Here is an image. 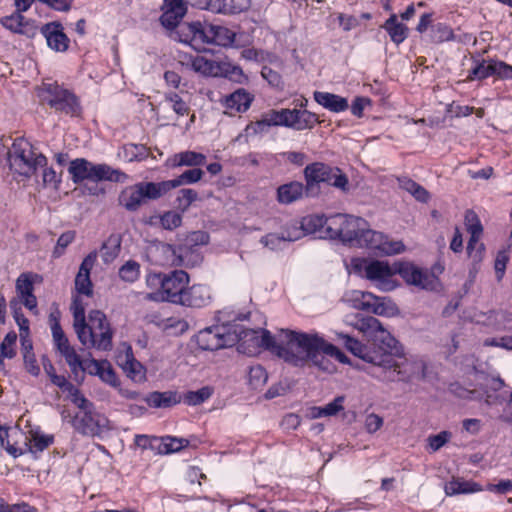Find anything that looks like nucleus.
<instances>
[{
  "mask_svg": "<svg viewBox=\"0 0 512 512\" xmlns=\"http://www.w3.org/2000/svg\"><path fill=\"white\" fill-rule=\"evenodd\" d=\"M71 311L73 328L83 347L98 351L112 350L113 329L102 311L91 310L86 321L85 305L79 296L73 297Z\"/></svg>",
  "mask_w": 512,
  "mask_h": 512,
  "instance_id": "f257e3e1",
  "label": "nucleus"
},
{
  "mask_svg": "<svg viewBox=\"0 0 512 512\" xmlns=\"http://www.w3.org/2000/svg\"><path fill=\"white\" fill-rule=\"evenodd\" d=\"M239 341L238 349H242L247 341L252 342L254 348L263 347L273 354L283 359L285 362L290 364L288 359L290 355L294 354L296 345H292L293 340L302 332H296L293 330H281L278 340L266 329H250L244 327H238Z\"/></svg>",
  "mask_w": 512,
  "mask_h": 512,
  "instance_id": "f03ea898",
  "label": "nucleus"
},
{
  "mask_svg": "<svg viewBox=\"0 0 512 512\" xmlns=\"http://www.w3.org/2000/svg\"><path fill=\"white\" fill-rule=\"evenodd\" d=\"M292 345L297 348L293 355L289 356L290 364L296 367L304 366L308 361L325 372H332L334 366L324 354L325 340L317 333L310 334L302 332L299 337L293 340Z\"/></svg>",
  "mask_w": 512,
  "mask_h": 512,
  "instance_id": "7ed1b4c3",
  "label": "nucleus"
},
{
  "mask_svg": "<svg viewBox=\"0 0 512 512\" xmlns=\"http://www.w3.org/2000/svg\"><path fill=\"white\" fill-rule=\"evenodd\" d=\"M355 329L373 338L374 345L381 352L376 353L381 356L403 358L404 350L399 341L384 329L382 323L373 316H362L357 314L349 322Z\"/></svg>",
  "mask_w": 512,
  "mask_h": 512,
  "instance_id": "20e7f679",
  "label": "nucleus"
},
{
  "mask_svg": "<svg viewBox=\"0 0 512 512\" xmlns=\"http://www.w3.org/2000/svg\"><path fill=\"white\" fill-rule=\"evenodd\" d=\"M189 275L184 270H174L167 274L150 273L146 277L149 287L160 286L156 292L149 293L147 298L153 301H167L172 304L181 302V296L189 284Z\"/></svg>",
  "mask_w": 512,
  "mask_h": 512,
  "instance_id": "39448f33",
  "label": "nucleus"
},
{
  "mask_svg": "<svg viewBox=\"0 0 512 512\" xmlns=\"http://www.w3.org/2000/svg\"><path fill=\"white\" fill-rule=\"evenodd\" d=\"M9 168L15 174L30 178L39 167L47 165V158L26 139L16 138L7 151Z\"/></svg>",
  "mask_w": 512,
  "mask_h": 512,
  "instance_id": "423d86ee",
  "label": "nucleus"
},
{
  "mask_svg": "<svg viewBox=\"0 0 512 512\" xmlns=\"http://www.w3.org/2000/svg\"><path fill=\"white\" fill-rule=\"evenodd\" d=\"M78 412L72 417L75 431L84 436H99L109 428L108 418L96 410L95 404L84 395L73 399Z\"/></svg>",
  "mask_w": 512,
  "mask_h": 512,
  "instance_id": "0eeeda50",
  "label": "nucleus"
},
{
  "mask_svg": "<svg viewBox=\"0 0 512 512\" xmlns=\"http://www.w3.org/2000/svg\"><path fill=\"white\" fill-rule=\"evenodd\" d=\"M306 181V195L316 196L319 193V185L326 184L342 191L348 189V178L338 168L322 162L308 164L304 169Z\"/></svg>",
  "mask_w": 512,
  "mask_h": 512,
  "instance_id": "6e6552de",
  "label": "nucleus"
},
{
  "mask_svg": "<svg viewBox=\"0 0 512 512\" xmlns=\"http://www.w3.org/2000/svg\"><path fill=\"white\" fill-rule=\"evenodd\" d=\"M354 273L373 283L381 291H392L396 287L393 280L395 264L377 259L356 258L351 262Z\"/></svg>",
  "mask_w": 512,
  "mask_h": 512,
  "instance_id": "1a4fd4ad",
  "label": "nucleus"
},
{
  "mask_svg": "<svg viewBox=\"0 0 512 512\" xmlns=\"http://www.w3.org/2000/svg\"><path fill=\"white\" fill-rule=\"evenodd\" d=\"M164 196L160 182H139L124 189L119 195V204L130 212L137 211L146 200H157Z\"/></svg>",
  "mask_w": 512,
  "mask_h": 512,
  "instance_id": "9d476101",
  "label": "nucleus"
},
{
  "mask_svg": "<svg viewBox=\"0 0 512 512\" xmlns=\"http://www.w3.org/2000/svg\"><path fill=\"white\" fill-rule=\"evenodd\" d=\"M367 226L361 217L348 214H334L328 217V235L330 239H340L344 243L354 245L358 232Z\"/></svg>",
  "mask_w": 512,
  "mask_h": 512,
  "instance_id": "9b49d317",
  "label": "nucleus"
},
{
  "mask_svg": "<svg viewBox=\"0 0 512 512\" xmlns=\"http://www.w3.org/2000/svg\"><path fill=\"white\" fill-rule=\"evenodd\" d=\"M195 340L200 349L214 351L238 343L239 334L237 326L233 331L226 326H213L199 331Z\"/></svg>",
  "mask_w": 512,
  "mask_h": 512,
  "instance_id": "f8f14e48",
  "label": "nucleus"
},
{
  "mask_svg": "<svg viewBox=\"0 0 512 512\" xmlns=\"http://www.w3.org/2000/svg\"><path fill=\"white\" fill-rule=\"evenodd\" d=\"M44 89L47 94L45 98L47 104L56 112L71 117H78L81 114L82 108L79 99L73 92L57 83L47 84Z\"/></svg>",
  "mask_w": 512,
  "mask_h": 512,
  "instance_id": "ddd939ff",
  "label": "nucleus"
},
{
  "mask_svg": "<svg viewBox=\"0 0 512 512\" xmlns=\"http://www.w3.org/2000/svg\"><path fill=\"white\" fill-rule=\"evenodd\" d=\"M353 246L377 250L386 255L398 254L404 250L402 242L389 241L386 235L369 229L368 225L358 232L357 240Z\"/></svg>",
  "mask_w": 512,
  "mask_h": 512,
  "instance_id": "4468645a",
  "label": "nucleus"
},
{
  "mask_svg": "<svg viewBox=\"0 0 512 512\" xmlns=\"http://www.w3.org/2000/svg\"><path fill=\"white\" fill-rule=\"evenodd\" d=\"M474 66L469 70L466 80H484L495 76L501 80H512V65L496 59H474Z\"/></svg>",
  "mask_w": 512,
  "mask_h": 512,
  "instance_id": "2eb2a0df",
  "label": "nucleus"
},
{
  "mask_svg": "<svg viewBox=\"0 0 512 512\" xmlns=\"http://www.w3.org/2000/svg\"><path fill=\"white\" fill-rule=\"evenodd\" d=\"M383 360H388L390 363L387 365H379L388 370H392L397 374V380L403 382H410L413 379H424L426 365L422 361H408L404 357L402 361H398L393 357L385 356Z\"/></svg>",
  "mask_w": 512,
  "mask_h": 512,
  "instance_id": "dca6fc26",
  "label": "nucleus"
},
{
  "mask_svg": "<svg viewBox=\"0 0 512 512\" xmlns=\"http://www.w3.org/2000/svg\"><path fill=\"white\" fill-rule=\"evenodd\" d=\"M161 11V25L168 30H174L186 15L187 4L184 0H163Z\"/></svg>",
  "mask_w": 512,
  "mask_h": 512,
  "instance_id": "f3484780",
  "label": "nucleus"
},
{
  "mask_svg": "<svg viewBox=\"0 0 512 512\" xmlns=\"http://www.w3.org/2000/svg\"><path fill=\"white\" fill-rule=\"evenodd\" d=\"M284 117L286 119L285 127L296 131L311 130L321 122L317 114L307 109L284 108Z\"/></svg>",
  "mask_w": 512,
  "mask_h": 512,
  "instance_id": "a211bd4d",
  "label": "nucleus"
},
{
  "mask_svg": "<svg viewBox=\"0 0 512 512\" xmlns=\"http://www.w3.org/2000/svg\"><path fill=\"white\" fill-rule=\"evenodd\" d=\"M337 337L341 340L348 351L353 355L363 359L366 362L374 365H387L390 362L388 360L381 359L376 353V350H370L367 346L362 344L359 340L344 333H337Z\"/></svg>",
  "mask_w": 512,
  "mask_h": 512,
  "instance_id": "6ab92c4d",
  "label": "nucleus"
},
{
  "mask_svg": "<svg viewBox=\"0 0 512 512\" xmlns=\"http://www.w3.org/2000/svg\"><path fill=\"white\" fill-rule=\"evenodd\" d=\"M100 168L101 164H93L84 158H77L70 162L68 172L75 184H80L84 180L99 182L97 171H99Z\"/></svg>",
  "mask_w": 512,
  "mask_h": 512,
  "instance_id": "aec40b11",
  "label": "nucleus"
},
{
  "mask_svg": "<svg viewBox=\"0 0 512 512\" xmlns=\"http://www.w3.org/2000/svg\"><path fill=\"white\" fill-rule=\"evenodd\" d=\"M40 33L46 39L50 49L56 52H65L69 48L70 40L63 32V26L59 22H50L43 25Z\"/></svg>",
  "mask_w": 512,
  "mask_h": 512,
  "instance_id": "412c9836",
  "label": "nucleus"
},
{
  "mask_svg": "<svg viewBox=\"0 0 512 512\" xmlns=\"http://www.w3.org/2000/svg\"><path fill=\"white\" fill-rule=\"evenodd\" d=\"M181 302L177 305H182L190 308H202L211 302V292L208 286L203 284H194L191 287H186Z\"/></svg>",
  "mask_w": 512,
  "mask_h": 512,
  "instance_id": "4be33fe9",
  "label": "nucleus"
},
{
  "mask_svg": "<svg viewBox=\"0 0 512 512\" xmlns=\"http://www.w3.org/2000/svg\"><path fill=\"white\" fill-rule=\"evenodd\" d=\"M394 271L395 275L399 274L407 284L427 288L430 283L428 274L411 263H396Z\"/></svg>",
  "mask_w": 512,
  "mask_h": 512,
  "instance_id": "5701e85b",
  "label": "nucleus"
},
{
  "mask_svg": "<svg viewBox=\"0 0 512 512\" xmlns=\"http://www.w3.org/2000/svg\"><path fill=\"white\" fill-rule=\"evenodd\" d=\"M22 438H24V454L43 452L54 443L53 435L44 434L40 430H30L29 436L24 435Z\"/></svg>",
  "mask_w": 512,
  "mask_h": 512,
  "instance_id": "b1692460",
  "label": "nucleus"
},
{
  "mask_svg": "<svg viewBox=\"0 0 512 512\" xmlns=\"http://www.w3.org/2000/svg\"><path fill=\"white\" fill-rule=\"evenodd\" d=\"M206 161V155L191 150L176 153L171 158L168 159V163L173 168H178L182 166L200 168L201 166L206 165Z\"/></svg>",
  "mask_w": 512,
  "mask_h": 512,
  "instance_id": "393cba45",
  "label": "nucleus"
},
{
  "mask_svg": "<svg viewBox=\"0 0 512 512\" xmlns=\"http://www.w3.org/2000/svg\"><path fill=\"white\" fill-rule=\"evenodd\" d=\"M204 174L205 172L201 168H192L184 171L172 180L161 181L160 184L164 195L174 188L199 182L203 178Z\"/></svg>",
  "mask_w": 512,
  "mask_h": 512,
  "instance_id": "a878e982",
  "label": "nucleus"
},
{
  "mask_svg": "<svg viewBox=\"0 0 512 512\" xmlns=\"http://www.w3.org/2000/svg\"><path fill=\"white\" fill-rule=\"evenodd\" d=\"M144 401L152 408H171L182 401V396L177 391H153L144 398Z\"/></svg>",
  "mask_w": 512,
  "mask_h": 512,
  "instance_id": "bb28decb",
  "label": "nucleus"
},
{
  "mask_svg": "<svg viewBox=\"0 0 512 512\" xmlns=\"http://www.w3.org/2000/svg\"><path fill=\"white\" fill-rule=\"evenodd\" d=\"M313 98L319 105L334 113H340L349 108L348 100L337 94L315 91Z\"/></svg>",
  "mask_w": 512,
  "mask_h": 512,
  "instance_id": "cd10ccee",
  "label": "nucleus"
},
{
  "mask_svg": "<svg viewBox=\"0 0 512 512\" xmlns=\"http://www.w3.org/2000/svg\"><path fill=\"white\" fill-rule=\"evenodd\" d=\"M254 97L245 89L240 88L233 93L227 95L223 101L224 106L234 112H245L247 111Z\"/></svg>",
  "mask_w": 512,
  "mask_h": 512,
  "instance_id": "c85d7f7f",
  "label": "nucleus"
},
{
  "mask_svg": "<svg viewBox=\"0 0 512 512\" xmlns=\"http://www.w3.org/2000/svg\"><path fill=\"white\" fill-rule=\"evenodd\" d=\"M306 194V185L301 182L292 181L280 185L277 189V200L282 204H291L301 199Z\"/></svg>",
  "mask_w": 512,
  "mask_h": 512,
  "instance_id": "c756f323",
  "label": "nucleus"
},
{
  "mask_svg": "<svg viewBox=\"0 0 512 512\" xmlns=\"http://www.w3.org/2000/svg\"><path fill=\"white\" fill-rule=\"evenodd\" d=\"M382 28L388 33L391 41L396 45L404 42L409 34V28L398 21L396 14H391L383 24Z\"/></svg>",
  "mask_w": 512,
  "mask_h": 512,
  "instance_id": "7c9ffc66",
  "label": "nucleus"
},
{
  "mask_svg": "<svg viewBox=\"0 0 512 512\" xmlns=\"http://www.w3.org/2000/svg\"><path fill=\"white\" fill-rule=\"evenodd\" d=\"M50 327L56 351L59 352L63 358L76 353L75 348L70 345L69 339L64 333L61 324L56 321L52 323Z\"/></svg>",
  "mask_w": 512,
  "mask_h": 512,
  "instance_id": "2f4dec72",
  "label": "nucleus"
},
{
  "mask_svg": "<svg viewBox=\"0 0 512 512\" xmlns=\"http://www.w3.org/2000/svg\"><path fill=\"white\" fill-rule=\"evenodd\" d=\"M301 228L305 235L321 233L325 228V237L328 235V217L324 215H307L301 220Z\"/></svg>",
  "mask_w": 512,
  "mask_h": 512,
  "instance_id": "473e14b6",
  "label": "nucleus"
},
{
  "mask_svg": "<svg viewBox=\"0 0 512 512\" xmlns=\"http://www.w3.org/2000/svg\"><path fill=\"white\" fill-rule=\"evenodd\" d=\"M211 32V44L222 46V47H230L233 45L235 41L236 34L229 28L222 26L211 24L210 25Z\"/></svg>",
  "mask_w": 512,
  "mask_h": 512,
  "instance_id": "72a5a7b5",
  "label": "nucleus"
},
{
  "mask_svg": "<svg viewBox=\"0 0 512 512\" xmlns=\"http://www.w3.org/2000/svg\"><path fill=\"white\" fill-rule=\"evenodd\" d=\"M119 155L127 162H140L150 156V149L143 144L128 143L123 145Z\"/></svg>",
  "mask_w": 512,
  "mask_h": 512,
  "instance_id": "f704fd0d",
  "label": "nucleus"
},
{
  "mask_svg": "<svg viewBox=\"0 0 512 512\" xmlns=\"http://www.w3.org/2000/svg\"><path fill=\"white\" fill-rule=\"evenodd\" d=\"M121 250V238L119 235L112 234L102 244L100 255L105 264H110L119 255Z\"/></svg>",
  "mask_w": 512,
  "mask_h": 512,
  "instance_id": "c9c22d12",
  "label": "nucleus"
},
{
  "mask_svg": "<svg viewBox=\"0 0 512 512\" xmlns=\"http://www.w3.org/2000/svg\"><path fill=\"white\" fill-rule=\"evenodd\" d=\"M444 490L446 495L453 496L478 492L481 488L475 482L453 479L445 484Z\"/></svg>",
  "mask_w": 512,
  "mask_h": 512,
  "instance_id": "e433bc0d",
  "label": "nucleus"
},
{
  "mask_svg": "<svg viewBox=\"0 0 512 512\" xmlns=\"http://www.w3.org/2000/svg\"><path fill=\"white\" fill-rule=\"evenodd\" d=\"M429 37L430 41L434 44H441L456 40L453 29L446 23L441 22L431 25Z\"/></svg>",
  "mask_w": 512,
  "mask_h": 512,
  "instance_id": "4c0bfd02",
  "label": "nucleus"
},
{
  "mask_svg": "<svg viewBox=\"0 0 512 512\" xmlns=\"http://www.w3.org/2000/svg\"><path fill=\"white\" fill-rule=\"evenodd\" d=\"M191 66L195 72L205 76H218L219 64L213 60H208L202 56H197L192 60Z\"/></svg>",
  "mask_w": 512,
  "mask_h": 512,
  "instance_id": "58836bf2",
  "label": "nucleus"
},
{
  "mask_svg": "<svg viewBox=\"0 0 512 512\" xmlns=\"http://www.w3.org/2000/svg\"><path fill=\"white\" fill-rule=\"evenodd\" d=\"M194 7L202 10H208L218 14L231 13V7L226 3V0H191Z\"/></svg>",
  "mask_w": 512,
  "mask_h": 512,
  "instance_id": "ea45409f",
  "label": "nucleus"
},
{
  "mask_svg": "<svg viewBox=\"0 0 512 512\" xmlns=\"http://www.w3.org/2000/svg\"><path fill=\"white\" fill-rule=\"evenodd\" d=\"M209 23L193 22L194 49L200 50L204 44H211V32Z\"/></svg>",
  "mask_w": 512,
  "mask_h": 512,
  "instance_id": "a19ab883",
  "label": "nucleus"
},
{
  "mask_svg": "<svg viewBox=\"0 0 512 512\" xmlns=\"http://www.w3.org/2000/svg\"><path fill=\"white\" fill-rule=\"evenodd\" d=\"M213 394L212 388L204 386L197 391H188L182 396V401L189 406H197L208 400Z\"/></svg>",
  "mask_w": 512,
  "mask_h": 512,
  "instance_id": "79ce46f5",
  "label": "nucleus"
},
{
  "mask_svg": "<svg viewBox=\"0 0 512 512\" xmlns=\"http://www.w3.org/2000/svg\"><path fill=\"white\" fill-rule=\"evenodd\" d=\"M489 318L494 324L495 330L512 331V312L495 310L491 312Z\"/></svg>",
  "mask_w": 512,
  "mask_h": 512,
  "instance_id": "37998d69",
  "label": "nucleus"
},
{
  "mask_svg": "<svg viewBox=\"0 0 512 512\" xmlns=\"http://www.w3.org/2000/svg\"><path fill=\"white\" fill-rule=\"evenodd\" d=\"M189 441L185 438H176L172 436H166L161 439V443L158 444V451L160 453H173L178 452L181 449L187 447Z\"/></svg>",
  "mask_w": 512,
  "mask_h": 512,
  "instance_id": "c03bdc74",
  "label": "nucleus"
},
{
  "mask_svg": "<svg viewBox=\"0 0 512 512\" xmlns=\"http://www.w3.org/2000/svg\"><path fill=\"white\" fill-rule=\"evenodd\" d=\"M98 172L99 181H111L116 183H124L128 179V175L119 169H114L107 164H101Z\"/></svg>",
  "mask_w": 512,
  "mask_h": 512,
  "instance_id": "a18cd8bd",
  "label": "nucleus"
},
{
  "mask_svg": "<svg viewBox=\"0 0 512 512\" xmlns=\"http://www.w3.org/2000/svg\"><path fill=\"white\" fill-rule=\"evenodd\" d=\"M118 275L122 281L133 283L140 276V264L135 260H128L119 268Z\"/></svg>",
  "mask_w": 512,
  "mask_h": 512,
  "instance_id": "49530a36",
  "label": "nucleus"
},
{
  "mask_svg": "<svg viewBox=\"0 0 512 512\" xmlns=\"http://www.w3.org/2000/svg\"><path fill=\"white\" fill-rule=\"evenodd\" d=\"M51 382L59 387L63 392H67L68 396L73 403V399L79 398L81 395V391L73 385L71 382H69L65 376L63 375H57L54 373L53 375L49 376Z\"/></svg>",
  "mask_w": 512,
  "mask_h": 512,
  "instance_id": "de8ad7c7",
  "label": "nucleus"
},
{
  "mask_svg": "<svg viewBox=\"0 0 512 512\" xmlns=\"http://www.w3.org/2000/svg\"><path fill=\"white\" fill-rule=\"evenodd\" d=\"M33 275L31 273H21L16 279L15 290L18 298L34 293Z\"/></svg>",
  "mask_w": 512,
  "mask_h": 512,
  "instance_id": "09e8293b",
  "label": "nucleus"
},
{
  "mask_svg": "<svg viewBox=\"0 0 512 512\" xmlns=\"http://www.w3.org/2000/svg\"><path fill=\"white\" fill-rule=\"evenodd\" d=\"M481 236L470 235V239L467 244L468 256L475 262L479 263L482 261L485 253V246L480 243Z\"/></svg>",
  "mask_w": 512,
  "mask_h": 512,
  "instance_id": "8fccbe9b",
  "label": "nucleus"
},
{
  "mask_svg": "<svg viewBox=\"0 0 512 512\" xmlns=\"http://www.w3.org/2000/svg\"><path fill=\"white\" fill-rule=\"evenodd\" d=\"M123 369L127 373V376L133 381L140 382L145 379V369L143 365L133 357L126 360Z\"/></svg>",
  "mask_w": 512,
  "mask_h": 512,
  "instance_id": "3c124183",
  "label": "nucleus"
},
{
  "mask_svg": "<svg viewBox=\"0 0 512 512\" xmlns=\"http://www.w3.org/2000/svg\"><path fill=\"white\" fill-rule=\"evenodd\" d=\"M465 227L470 235L482 236L483 226L478 215L473 210L465 212Z\"/></svg>",
  "mask_w": 512,
  "mask_h": 512,
  "instance_id": "603ef678",
  "label": "nucleus"
},
{
  "mask_svg": "<svg viewBox=\"0 0 512 512\" xmlns=\"http://www.w3.org/2000/svg\"><path fill=\"white\" fill-rule=\"evenodd\" d=\"M75 289L79 294L85 295V296H92L93 295V285L92 281L90 279V274H86L83 272L77 273L75 277Z\"/></svg>",
  "mask_w": 512,
  "mask_h": 512,
  "instance_id": "864d4df0",
  "label": "nucleus"
},
{
  "mask_svg": "<svg viewBox=\"0 0 512 512\" xmlns=\"http://www.w3.org/2000/svg\"><path fill=\"white\" fill-rule=\"evenodd\" d=\"M198 199V193L191 188H183L179 190L176 202L182 211H186L191 204Z\"/></svg>",
  "mask_w": 512,
  "mask_h": 512,
  "instance_id": "5fc2aeb1",
  "label": "nucleus"
},
{
  "mask_svg": "<svg viewBox=\"0 0 512 512\" xmlns=\"http://www.w3.org/2000/svg\"><path fill=\"white\" fill-rule=\"evenodd\" d=\"M17 337L15 331H9L0 344V352H2L4 356H7L8 359L14 358L17 354L15 349Z\"/></svg>",
  "mask_w": 512,
  "mask_h": 512,
  "instance_id": "6e6d98bb",
  "label": "nucleus"
},
{
  "mask_svg": "<svg viewBox=\"0 0 512 512\" xmlns=\"http://www.w3.org/2000/svg\"><path fill=\"white\" fill-rule=\"evenodd\" d=\"M25 20L26 19L21 12L16 11L10 16L3 17L1 19V24L6 29L19 34Z\"/></svg>",
  "mask_w": 512,
  "mask_h": 512,
  "instance_id": "4d7b16f0",
  "label": "nucleus"
},
{
  "mask_svg": "<svg viewBox=\"0 0 512 512\" xmlns=\"http://www.w3.org/2000/svg\"><path fill=\"white\" fill-rule=\"evenodd\" d=\"M76 236L75 231L69 230L63 232L54 247L52 255L54 258H59L65 251V249L74 241Z\"/></svg>",
  "mask_w": 512,
  "mask_h": 512,
  "instance_id": "13d9d810",
  "label": "nucleus"
},
{
  "mask_svg": "<svg viewBox=\"0 0 512 512\" xmlns=\"http://www.w3.org/2000/svg\"><path fill=\"white\" fill-rule=\"evenodd\" d=\"M509 259H510V255L507 250L498 251L496 258H495V263H494L495 276H496V280L498 282L502 281V279L505 275L506 266H507V263L509 262Z\"/></svg>",
  "mask_w": 512,
  "mask_h": 512,
  "instance_id": "bf43d9fd",
  "label": "nucleus"
},
{
  "mask_svg": "<svg viewBox=\"0 0 512 512\" xmlns=\"http://www.w3.org/2000/svg\"><path fill=\"white\" fill-rule=\"evenodd\" d=\"M165 99L172 103V109L177 115L184 116L189 113L190 108L188 104L177 93H167Z\"/></svg>",
  "mask_w": 512,
  "mask_h": 512,
  "instance_id": "052dcab7",
  "label": "nucleus"
},
{
  "mask_svg": "<svg viewBox=\"0 0 512 512\" xmlns=\"http://www.w3.org/2000/svg\"><path fill=\"white\" fill-rule=\"evenodd\" d=\"M98 377L105 383L109 384L112 387H119L120 382L118 377L112 368L109 361L105 360V366H102Z\"/></svg>",
  "mask_w": 512,
  "mask_h": 512,
  "instance_id": "680f3d73",
  "label": "nucleus"
},
{
  "mask_svg": "<svg viewBox=\"0 0 512 512\" xmlns=\"http://www.w3.org/2000/svg\"><path fill=\"white\" fill-rule=\"evenodd\" d=\"M194 28H193V22L190 23H184L181 25L178 30H176L175 34L177 36V39L185 44H189L194 48Z\"/></svg>",
  "mask_w": 512,
  "mask_h": 512,
  "instance_id": "e2e57ef3",
  "label": "nucleus"
},
{
  "mask_svg": "<svg viewBox=\"0 0 512 512\" xmlns=\"http://www.w3.org/2000/svg\"><path fill=\"white\" fill-rule=\"evenodd\" d=\"M160 222L164 229L172 230L181 225L182 217L178 212L168 211L161 216Z\"/></svg>",
  "mask_w": 512,
  "mask_h": 512,
  "instance_id": "0e129e2a",
  "label": "nucleus"
},
{
  "mask_svg": "<svg viewBox=\"0 0 512 512\" xmlns=\"http://www.w3.org/2000/svg\"><path fill=\"white\" fill-rule=\"evenodd\" d=\"M42 181L45 187H52L58 189L61 183V175L58 174L53 168L44 166L43 167Z\"/></svg>",
  "mask_w": 512,
  "mask_h": 512,
  "instance_id": "69168bd1",
  "label": "nucleus"
},
{
  "mask_svg": "<svg viewBox=\"0 0 512 512\" xmlns=\"http://www.w3.org/2000/svg\"><path fill=\"white\" fill-rule=\"evenodd\" d=\"M160 439L155 436H148L144 434H138L134 438V444L143 450H158V444Z\"/></svg>",
  "mask_w": 512,
  "mask_h": 512,
  "instance_id": "338daca9",
  "label": "nucleus"
},
{
  "mask_svg": "<svg viewBox=\"0 0 512 512\" xmlns=\"http://www.w3.org/2000/svg\"><path fill=\"white\" fill-rule=\"evenodd\" d=\"M268 374L261 365L252 366L249 370V381L257 387L266 383Z\"/></svg>",
  "mask_w": 512,
  "mask_h": 512,
  "instance_id": "774afa93",
  "label": "nucleus"
}]
</instances>
